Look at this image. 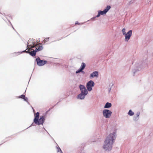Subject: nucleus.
<instances>
[{
	"label": "nucleus",
	"mask_w": 153,
	"mask_h": 153,
	"mask_svg": "<svg viewBox=\"0 0 153 153\" xmlns=\"http://www.w3.org/2000/svg\"><path fill=\"white\" fill-rule=\"evenodd\" d=\"M116 137V131L114 130L106 137L102 146L103 149L107 151H111Z\"/></svg>",
	"instance_id": "f257e3e1"
},
{
	"label": "nucleus",
	"mask_w": 153,
	"mask_h": 153,
	"mask_svg": "<svg viewBox=\"0 0 153 153\" xmlns=\"http://www.w3.org/2000/svg\"><path fill=\"white\" fill-rule=\"evenodd\" d=\"M79 87L81 93L78 95L77 98L80 100H83L85 98V97L88 94V91L83 85H80Z\"/></svg>",
	"instance_id": "f03ea898"
},
{
	"label": "nucleus",
	"mask_w": 153,
	"mask_h": 153,
	"mask_svg": "<svg viewBox=\"0 0 153 153\" xmlns=\"http://www.w3.org/2000/svg\"><path fill=\"white\" fill-rule=\"evenodd\" d=\"M141 69L140 65L138 62L136 63L135 64L134 68L133 69L132 71L133 75L134 76L135 74H137L138 71H140Z\"/></svg>",
	"instance_id": "7ed1b4c3"
},
{
	"label": "nucleus",
	"mask_w": 153,
	"mask_h": 153,
	"mask_svg": "<svg viewBox=\"0 0 153 153\" xmlns=\"http://www.w3.org/2000/svg\"><path fill=\"white\" fill-rule=\"evenodd\" d=\"M112 112L108 109H104L102 111L103 116L105 118H110L112 114Z\"/></svg>",
	"instance_id": "20e7f679"
},
{
	"label": "nucleus",
	"mask_w": 153,
	"mask_h": 153,
	"mask_svg": "<svg viewBox=\"0 0 153 153\" xmlns=\"http://www.w3.org/2000/svg\"><path fill=\"white\" fill-rule=\"evenodd\" d=\"M94 82L92 80L89 81L86 84V88L87 90L91 91L92 90V88L94 86Z\"/></svg>",
	"instance_id": "39448f33"
},
{
	"label": "nucleus",
	"mask_w": 153,
	"mask_h": 153,
	"mask_svg": "<svg viewBox=\"0 0 153 153\" xmlns=\"http://www.w3.org/2000/svg\"><path fill=\"white\" fill-rule=\"evenodd\" d=\"M35 40L34 39H30L28 41L27 49H30L34 48L35 46Z\"/></svg>",
	"instance_id": "423d86ee"
},
{
	"label": "nucleus",
	"mask_w": 153,
	"mask_h": 153,
	"mask_svg": "<svg viewBox=\"0 0 153 153\" xmlns=\"http://www.w3.org/2000/svg\"><path fill=\"white\" fill-rule=\"evenodd\" d=\"M37 65L39 66H42L45 64L47 61H46L42 60L39 57H38L36 59Z\"/></svg>",
	"instance_id": "0eeeda50"
},
{
	"label": "nucleus",
	"mask_w": 153,
	"mask_h": 153,
	"mask_svg": "<svg viewBox=\"0 0 153 153\" xmlns=\"http://www.w3.org/2000/svg\"><path fill=\"white\" fill-rule=\"evenodd\" d=\"M132 30H129L126 33V35H124L125 36L124 40L125 42H128L129 40L130 39L132 34Z\"/></svg>",
	"instance_id": "6e6552de"
},
{
	"label": "nucleus",
	"mask_w": 153,
	"mask_h": 153,
	"mask_svg": "<svg viewBox=\"0 0 153 153\" xmlns=\"http://www.w3.org/2000/svg\"><path fill=\"white\" fill-rule=\"evenodd\" d=\"M86 66L85 64L84 63L82 62V63L81 65V66L80 68H79V69L76 71V74H78L79 73L81 72H82L83 74H84V72L82 71L85 68Z\"/></svg>",
	"instance_id": "1a4fd4ad"
},
{
	"label": "nucleus",
	"mask_w": 153,
	"mask_h": 153,
	"mask_svg": "<svg viewBox=\"0 0 153 153\" xmlns=\"http://www.w3.org/2000/svg\"><path fill=\"white\" fill-rule=\"evenodd\" d=\"M45 120V117L42 116L39 119L37 120V122L35 123V124H37L38 125H39L41 124H43Z\"/></svg>",
	"instance_id": "9d476101"
},
{
	"label": "nucleus",
	"mask_w": 153,
	"mask_h": 153,
	"mask_svg": "<svg viewBox=\"0 0 153 153\" xmlns=\"http://www.w3.org/2000/svg\"><path fill=\"white\" fill-rule=\"evenodd\" d=\"M26 50H27V49L23 51H22L21 53L20 52H19L18 53H19V54H20V53H22V52L27 53H29V54L30 55H31V56H33L36 55V52H37V51H36V50H33V51H31V52H29L28 50L27 51Z\"/></svg>",
	"instance_id": "9b49d317"
},
{
	"label": "nucleus",
	"mask_w": 153,
	"mask_h": 153,
	"mask_svg": "<svg viewBox=\"0 0 153 153\" xmlns=\"http://www.w3.org/2000/svg\"><path fill=\"white\" fill-rule=\"evenodd\" d=\"M98 72L97 71H95L93 72L90 75V78H92L94 77H98Z\"/></svg>",
	"instance_id": "f8f14e48"
},
{
	"label": "nucleus",
	"mask_w": 153,
	"mask_h": 153,
	"mask_svg": "<svg viewBox=\"0 0 153 153\" xmlns=\"http://www.w3.org/2000/svg\"><path fill=\"white\" fill-rule=\"evenodd\" d=\"M140 113L139 112H137L133 117V120L135 121H137L139 119V116Z\"/></svg>",
	"instance_id": "ddd939ff"
},
{
	"label": "nucleus",
	"mask_w": 153,
	"mask_h": 153,
	"mask_svg": "<svg viewBox=\"0 0 153 153\" xmlns=\"http://www.w3.org/2000/svg\"><path fill=\"white\" fill-rule=\"evenodd\" d=\"M39 116V113L37 112L35 115V118L34 119V123H36L37 122V120H38Z\"/></svg>",
	"instance_id": "4468645a"
},
{
	"label": "nucleus",
	"mask_w": 153,
	"mask_h": 153,
	"mask_svg": "<svg viewBox=\"0 0 153 153\" xmlns=\"http://www.w3.org/2000/svg\"><path fill=\"white\" fill-rule=\"evenodd\" d=\"M111 104L110 103L107 102L105 105L104 108H108L111 106Z\"/></svg>",
	"instance_id": "2eb2a0df"
},
{
	"label": "nucleus",
	"mask_w": 153,
	"mask_h": 153,
	"mask_svg": "<svg viewBox=\"0 0 153 153\" xmlns=\"http://www.w3.org/2000/svg\"><path fill=\"white\" fill-rule=\"evenodd\" d=\"M43 48V47L42 46H36V49L35 50H36L37 51H39L42 50Z\"/></svg>",
	"instance_id": "dca6fc26"
},
{
	"label": "nucleus",
	"mask_w": 153,
	"mask_h": 153,
	"mask_svg": "<svg viewBox=\"0 0 153 153\" xmlns=\"http://www.w3.org/2000/svg\"><path fill=\"white\" fill-rule=\"evenodd\" d=\"M128 114L130 116H132L134 114V113L131 110H130L128 113Z\"/></svg>",
	"instance_id": "f3484780"
},
{
	"label": "nucleus",
	"mask_w": 153,
	"mask_h": 153,
	"mask_svg": "<svg viewBox=\"0 0 153 153\" xmlns=\"http://www.w3.org/2000/svg\"><path fill=\"white\" fill-rule=\"evenodd\" d=\"M111 7L110 6L108 5L107 6V7H106V8L104 10L106 13H107L110 9Z\"/></svg>",
	"instance_id": "a211bd4d"
},
{
	"label": "nucleus",
	"mask_w": 153,
	"mask_h": 153,
	"mask_svg": "<svg viewBox=\"0 0 153 153\" xmlns=\"http://www.w3.org/2000/svg\"><path fill=\"white\" fill-rule=\"evenodd\" d=\"M56 146L57 153H62V151L59 147L57 146Z\"/></svg>",
	"instance_id": "6ab92c4d"
},
{
	"label": "nucleus",
	"mask_w": 153,
	"mask_h": 153,
	"mask_svg": "<svg viewBox=\"0 0 153 153\" xmlns=\"http://www.w3.org/2000/svg\"><path fill=\"white\" fill-rule=\"evenodd\" d=\"M99 12L100 13L101 15H105L106 13L105 11L104 10L103 11H99Z\"/></svg>",
	"instance_id": "aec40b11"
},
{
	"label": "nucleus",
	"mask_w": 153,
	"mask_h": 153,
	"mask_svg": "<svg viewBox=\"0 0 153 153\" xmlns=\"http://www.w3.org/2000/svg\"><path fill=\"white\" fill-rule=\"evenodd\" d=\"M122 31L123 34V35H126V29L125 28H123V29L122 30Z\"/></svg>",
	"instance_id": "412c9836"
},
{
	"label": "nucleus",
	"mask_w": 153,
	"mask_h": 153,
	"mask_svg": "<svg viewBox=\"0 0 153 153\" xmlns=\"http://www.w3.org/2000/svg\"><path fill=\"white\" fill-rule=\"evenodd\" d=\"M25 95H21V96H19L18 97V98H22V99H24V98L25 97Z\"/></svg>",
	"instance_id": "4be33fe9"
},
{
	"label": "nucleus",
	"mask_w": 153,
	"mask_h": 153,
	"mask_svg": "<svg viewBox=\"0 0 153 153\" xmlns=\"http://www.w3.org/2000/svg\"><path fill=\"white\" fill-rule=\"evenodd\" d=\"M49 37L45 38L44 40V42L45 43V42H48V39H49Z\"/></svg>",
	"instance_id": "5701e85b"
},
{
	"label": "nucleus",
	"mask_w": 153,
	"mask_h": 153,
	"mask_svg": "<svg viewBox=\"0 0 153 153\" xmlns=\"http://www.w3.org/2000/svg\"><path fill=\"white\" fill-rule=\"evenodd\" d=\"M23 99L25 101H26L27 102H28V98L27 97H25Z\"/></svg>",
	"instance_id": "b1692460"
},
{
	"label": "nucleus",
	"mask_w": 153,
	"mask_h": 153,
	"mask_svg": "<svg viewBox=\"0 0 153 153\" xmlns=\"http://www.w3.org/2000/svg\"><path fill=\"white\" fill-rule=\"evenodd\" d=\"M100 13H99V12L98 11V14L97 15L96 17H99L100 15Z\"/></svg>",
	"instance_id": "393cba45"
},
{
	"label": "nucleus",
	"mask_w": 153,
	"mask_h": 153,
	"mask_svg": "<svg viewBox=\"0 0 153 153\" xmlns=\"http://www.w3.org/2000/svg\"><path fill=\"white\" fill-rule=\"evenodd\" d=\"M110 85H111V88H110V89H109V91H110L111 90V88L112 86H113V84L112 83H111L110 84Z\"/></svg>",
	"instance_id": "a878e982"
},
{
	"label": "nucleus",
	"mask_w": 153,
	"mask_h": 153,
	"mask_svg": "<svg viewBox=\"0 0 153 153\" xmlns=\"http://www.w3.org/2000/svg\"><path fill=\"white\" fill-rule=\"evenodd\" d=\"M96 18V17H93L92 18H91V20H93L94 19H95Z\"/></svg>",
	"instance_id": "bb28decb"
},
{
	"label": "nucleus",
	"mask_w": 153,
	"mask_h": 153,
	"mask_svg": "<svg viewBox=\"0 0 153 153\" xmlns=\"http://www.w3.org/2000/svg\"><path fill=\"white\" fill-rule=\"evenodd\" d=\"M79 24V23H78L77 21H76L75 22V25Z\"/></svg>",
	"instance_id": "cd10ccee"
},
{
	"label": "nucleus",
	"mask_w": 153,
	"mask_h": 153,
	"mask_svg": "<svg viewBox=\"0 0 153 153\" xmlns=\"http://www.w3.org/2000/svg\"><path fill=\"white\" fill-rule=\"evenodd\" d=\"M33 125V123L32 124L29 126V127L31 126H32Z\"/></svg>",
	"instance_id": "c85d7f7f"
},
{
	"label": "nucleus",
	"mask_w": 153,
	"mask_h": 153,
	"mask_svg": "<svg viewBox=\"0 0 153 153\" xmlns=\"http://www.w3.org/2000/svg\"><path fill=\"white\" fill-rule=\"evenodd\" d=\"M13 27V28L14 29V28H13V27Z\"/></svg>",
	"instance_id": "c756f323"
}]
</instances>
